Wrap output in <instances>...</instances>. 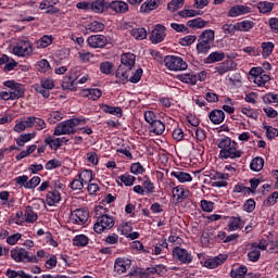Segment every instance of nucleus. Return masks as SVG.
<instances>
[{"label": "nucleus", "mask_w": 278, "mask_h": 278, "mask_svg": "<svg viewBox=\"0 0 278 278\" xmlns=\"http://www.w3.org/2000/svg\"><path fill=\"white\" fill-rule=\"evenodd\" d=\"M233 68H236V63L231 60H226L215 67V73H218V75H225V73L233 71Z\"/></svg>", "instance_id": "nucleus-18"}, {"label": "nucleus", "mask_w": 278, "mask_h": 278, "mask_svg": "<svg viewBox=\"0 0 278 278\" xmlns=\"http://www.w3.org/2000/svg\"><path fill=\"white\" fill-rule=\"evenodd\" d=\"M184 1L185 0H172L167 4V10H169V12H177V10L184 8Z\"/></svg>", "instance_id": "nucleus-48"}, {"label": "nucleus", "mask_w": 278, "mask_h": 278, "mask_svg": "<svg viewBox=\"0 0 278 278\" xmlns=\"http://www.w3.org/2000/svg\"><path fill=\"white\" fill-rule=\"evenodd\" d=\"M5 88H9L11 94H14L13 101H16L25 97V87L22 84L16 83L15 80H7L3 83Z\"/></svg>", "instance_id": "nucleus-9"}, {"label": "nucleus", "mask_w": 278, "mask_h": 278, "mask_svg": "<svg viewBox=\"0 0 278 278\" xmlns=\"http://www.w3.org/2000/svg\"><path fill=\"white\" fill-rule=\"evenodd\" d=\"M227 262V254H219L218 256L208 258L204 262L205 268H218V266L225 264Z\"/></svg>", "instance_id": "nucleus-14"}, {"label": "nucleus", "mask_w": 278, "mask_h": 278, "mask_svg": "<svg viewBox=\"0 0 278 278\" xmlns=\"http://www.w3.org/2000/svg\"><path fill=\"white\" fill-rule=\"evenodd\" d=\"M131 268V261L124 260V258H117L115 261L114 270L118 275H123V273H127Z\"/></svg>", "instance_id": "nucleus-17"}, {"label": "nucleus", "mask_w": 278, "mask_h": 278, "mask_svg": "<svg viewBox=\"0 0 278 278\" xmlns=\"http://www.w3.org/2000/svg\"><path fill=\"white\" fill-rule=\"evenodd\" d=\"M251 170H254V173H260L262 168H264V159L262 156H256L251 161L250 164Z\"/></svg>", "instance_id": "nucleus-32"}, {"label": "nucleus", "mask_w": 278, "mask_h": 278, "mask_svg": "<svg viewBox=\"0 0 278 278\" xmlns=\"http://www.w3.org/2000/svg\"><path fill=\"white\" fill-rule=\"evenodd\" d=\"M60 201H62V194H60V191L54 189V190L48 192V194H47V203H48V205L50 207L55 205Z\"/></svg>", "instance_id": "nucleus-26"}, {"label": "nucleus", "mask_w": 278, "mask_h": 278, "mask_svg": "<svg viewBox=\"0 0 278 278\" xmlns=\"http://www.w3.org/2000/svg\"><path fill=\"white\" fill-rule=\"evenodd\" d=\"M72 223L75 225H86L88 223V213L86 210L77 208L72 213Z\"/></svg>", "instance_id": "nucleus-13"}, {"label": "nucleus", "mask_w": 278, "mask_h": 278, "mask_svg": "<svg viewBox=\"0 0 278 278\" xmlns=\"http://www.w3.org/2000/svg\"><path fill=\"white\" fill-rule=\"evenodd\" d=\"M244 227V220L240 217L232 216L228 223V231H238V229H242Z\"/></svg>", "instance_id": "nucleus-24"}, {"label": "nucleus", "mask_w": 278, "mask_h": 278, "mask_svg": "<svg viewBox=\"0 0 278 278\" xmlns=\"http://www.w3.org/2000/svg\"><path fill=\"white\" fill-rule=\"evenodd\" d=\"M109 9L117 14H125V12H129V4L124 1H112L109 3Z\"/></svg>", "instance_id": "nucleus-19"}, {"label": "nucleus", "mask_w": 278, "mask_h": 278, "mask_svg": "<svg viewBox=\"0 0 278 278\" xmlns=\"http://www.w3.org/2000/svg\"><path fill=\"white\" fill-rule=\"evenodd\" d=\"M244 14H251V8L242 4H237L230 8L228 11V16L230 18H236L237 16H242Z\"/></svg>", "instance_id": "nucleus-15"}, {"label": "nucleus", "mask_w": 278, "mask_h": 278, "mask_svg": "<svg viewBox=\"0 0 278 278\" xmlns=\"http://www.w3.org/2000/svg\"><path fill=\"white\" fill-rule=\"evenodd\" d=\"M255 27V22L253 21H242L237 23V31H249Z\"/></svg>", "instance_id": "nucleus-33"}, {"label": "nucleus", "mask_w": 278, "mask_h": 278, "mask_svg": "<svg viewBox=\"0 0 278 278\" xmlns=\"http://www.w3.org/2000/svg\"><path fill=\"white\" fill-rule=\"evenodd\" d=\"M77 83H75V78L71 76H65L62 80L63 90H75Z\"/></svg>", "instance_id": "nucleus-37"}, {"label": "nucleus", "mask_w": 278, "mask_h": 278, "mask_svg": "<svg viewBox=\"0 0 278 278\" xmlns=\"http://www.w3.org/2000/svg\"><path fill=\"white\" fill-rule=\"evenodd\" d=\"M87 42L91 49H103L108 45V37L103 35H91Z\"/></svg>", "instance_id": "nucleus-12"}, {"label": "nucleus", "mask_w": 278, "mask_h": 278, "mask_svg": "<svg viewBox=\"0 0 278 278\" xmlns=\"http://www.w3.org/2000/svg\"><path fill=\"white\" fill-rule=\"evenodd\" d=\"M268 23H269V27H270L271 31L274 34H278V18L271 17V18H269Z\"/></svg>", "instance_id": "nucleus-64"}, {"label": "nucleus", "mask_w": 278, "mask_h": 278, "mask_svg": "<svg viewBox=\"0 0 278 278\" xmlns=\"http://www.w3.org/2000/svg\"><path fill=\"white\" fill-rule=\"evenodd\" d=\"M144 167L140 163H132L130 166V172L134 175H142Z\"/></svg>", "instance_id": "nucleus-61"}, {"label": "nucleus", "mask_w": 278, "mask_h": 278, "mask_svg": "<svg viewBox=\"0 0 278 278\" xmlns=\"http://www.w3.org/2000/svg\"><path fill=\"white\" fill-rule=\"evenodd\" d=\"M34 138H36V132L20 135V137L16 140V144L17 147H25L26 142L34 140Z\"/></svg>", "instance_id": "nucleus-34"}, {"label": "nucleus", "mask_w": 278, "mask_h": 278, "mask_svg": "<svg viewBox=\"0 0 278 278\" xmlns=\"http://www.w3.org/2000/svg\"><path fill=\"white\" fill-rule=\"evenodd\" d=\"M22 238L23 235L21 232H16L7 238V243L10 244L11 247H14V244H16Z\"/></svg>", "instance_id": "nucleus-55"}, {"label": "nucleus", "mask_w": 278, "mask_h": 278, "mask_svg": "<svg viewBox=\"0 0 278 278\" xmlns=\"http://www.w3.org/2000/svg\"><path fill=\"white\" fill-rule=\"evenodd\" d=\"M164 38H166V27H164L162 24H159L152 30L150 40L153 45H159V42H163Z\"/></svg>", "instance_id": "nucleus-11"}, {"label": "nucleus", "mask_w": 278, "mask_h": 278, "mask_svg": "<svg viewBox=\"0 0 278 278\" xmlns=\"http://www.w3.org/2000/svg\"><path fill=\"white\" fill-rule=\"evenodd\" d=\"M224 34H228L229 36H233L236 31H238V24H225L222 27Z\"/></svg>", "instance_id": "nucleus-52"}, {"label": "nucleus", "mask_w": 278, "mask_h": 278, "mask_svg": "<svg viewBox=\"0 0 278 278\" xmlns=\"http://www.w3.org/2000/svg\"><path fill=\"white\" fill-rule=\"evenodd\" d=\"M87 34H97L105 29V25L101 22L93 21L85 26Z\"/></svg>", "instance_id": "nucleus-23"}, {"label": "nucleus", "mask_w": 278, "mask_h": 278, "mask_svg": "<svg viewBox=\"0 0 278 278\" xmlns=\"http://www.w3.org/2000/svg\"><path fill=\"white\" fill-rule=\"evenodd\" d=\"M205 25H207V22H205L201 17L190 20V21L187 22L188 27H192V28H195V29H203V27H205Z\"/></svg>", "instance_id": "nucleus-39"}, {"label": "nucleus", "mask_w": 278, "mask_h": 278, "mask_svg": "<svg viewBox=\"0 0 278 278\" xmlns=\"http://www.w3.org/2000/svg\"><path fill=\"white\" fill-rule=\"evenodd\" d=\"M277 199H278V191H275L269 198H267L264 201V205H275V203H277Z\"/></svg>", "instance_id": "nucleus-63"}, {"label": "nucleus", "mask_w": 278, "mask_h": 278, "mask_svg": "<svg viewBox=\"0 0 278 278\" xmlns=\"http://www.w3.org/2000/svg\"><path fill=\"white\" fill-rule=\"evenodd\" d=\"M101 94H103V91H101V89H84L83 90V97H88V99H91L92 101H97L98 99H101Z\"/></svg>", "instance_id": "nucleus-29"}, {"label": "nucleus", "mask_w": 278, "mask_h": 278, "mask_svg": "<svg viewBox=\"0 0 278 278\" xmlns=\"http://www.w3.org/2000/svg\"><path fill=\"white\" fill-rule=\"evenodd\" d=\"M197 41L195 35H188L180 39L181 47H190V45H193Z\"/></svg>", "instance_id": "nucleus-53"}, {"label": "nucleus", "mask_w": 278, "mask_h": 278, "mask_svg": "<svg viewBox=\"0 0 278 278\" xmlns=\"http://www.w3.org/2000/svg\"><path fill=\"white\" fill-rule=\"evenodd\" d=\"M90 8L92 12H96V14H101L109 9V3L105 2V0H96L90 4Z\"/></svg>", "instance_id": "nucleus-25"}, {"label": "nucleus", "mask_w": 278, "mask_h": 278, "mask_svg": "<svg viewBox=\"0 0 278 278\" xmlns=\"http://www.w3.org/2000/svg\"><path fill=\"white\" fill-rule=\"evenodd\" d=\"M150 129L152 134H155L156 136H162L164 131L166 130V126L162 121L156 119L152 125H150Z\"/></svg>", "instance_id": "nucleus-30"}, {"label": "nucleus", "mask_w": 278, "mask_h": 278, "mask_svg": "<svg viewBox=\"0 0 278 278\" xmlns=\"http://www.w3.org/2000/svg\"><path fill=\"white\" fill-rule=\"evenodd\" d=\"M121 62L122 64L116 71V77L123 81H126L129 79V73H131V70L136 65V56L134 53H124L121 58Z\"/></svg>", "instance_id": "nucleus-3"}, {"label": "nucleus", "mask_w": 278, "mask_h": 278, "mask_svg": "<svg viewBox=\"0 0 278 278\" xmlns=\"http://www.w3.org/2000/svg\"><path fill=\"white\" fill-rule=\"evenodd\" d=\"M161 3V0H148L141 5L140 12L149 13L152 12V10H157Z\"/></svg>", "instance_id": "nucleus-22"}, {"label": "nucleus", "mask_w": 278, "mask_h": 278, "mask_svg": "<svg viewBox=\"0 0 278 278\" xmlns=\"http://www.w3.org/2000/svg\"><path fill=\"white\" fill-rule=\"evenodd\" d=\"M172 177H175L176 179H178V181H180V184H186L188 181H192V175L186 173V172H172L170 173Z\"/></svg>", "instance_id": "nucleus-31"}, {"label": "nucleus", "mask_w": 278, "mask_h": 278, "mask_svg": "<svg viewBox=\"0 0 278 278\" xmlns=\"http://www.w3.org/2000/svg\"><path fill=\"white\" fill-rule=\"evenodd\" d=\"M248 271H249V269L247 268V266L241 265L239 268L232 269L230 271V277L242 278V277H244V275H247Z\"/></svg>", "instance_id": "nucleus-45"}, {"label": "nucleus", "mask_w": 278, "mask_h": 278, "mask_svg": "<svg viewBox=\"0 0 278 278\" xmlns=\"http://www.w3.org/2000/svg\"><path fill=\"white\" fill-rule=\"evenodd\" d=\"M208 118L213 125H220L225 121V111L223 110H213L208 114Z\"/></svg>", "instance_id": "nucleus-21"}, {"label": "nucleus", "mask_w": 278, "mask_h": 278, "mask_svg": "<svg viewBox=\"0 0 278 278\" xmlns=\"http://www.w3.org/2000/svg\"><path fill=\"white\" fill-rule=\"evenodd\" d=\"M240 238V235L238 233H232L227 236V232L225 231H219L215 237L214 240L215 242H218L219 244H229V242H233V240H237Z\"/></svg>", "instance_id": "nucleus-16"}, {"label": "nucleus", "mask_w": 278, "mask_h": 278, "mask_svg": "<svg viewBox=\"0 0 278 278\" xmlns=\"http://www.w3.org/2000/svg\"><path fill=\"white\" fill-rule=\"evenodd\" d=\"M37 70L39 73H49V71H51V65L49 64V61L43 59L38 62Z\"/></svg>", "instance_id": "nucleus-51"}, {"label": "nucleus", "mask_w": 278, "mask_h": 278, "mask_svg": "<svg viewBox=\"0 0 278 278\" xmlns=\"http://www.w3.org/2000/svg\"><path fill=\"white\" fill-rule=\"evenodd\" d=\"M214 45V30L212 29H206L204 30L198 39L197 43V52L205 55L206 53L210 52V49H212V46Z\"/></svg>", "instance_id": "nucleus-4"}, {"label": "nucleus", "mask_w": 278, "mask_h": 278, "mask_svg": "<svg viewBox=\"0 0 278 278\" xmlns=\"http://www.w3.org/2000/svg\"><path fill=\"white\" fill-rule=\"evenodd\" d=\"M264 129L266 130V138H268V140L277 138L278 131L276 128H273V126H264Z\"/></svg>", "instance_id": "nucleus-57"}, {"label": "nucleus", "mask_w": 278, "mask_h": 278, "mask_svg": "<svg viewBox=\"0 0 278 278\" xmlns=\"http://www.w3.org/2000/svg\"><path fill=\"white\" fill-rule=\"evenodd\" d=\"M190 190L184 189L181 186H177L173 190V197L176 199V203H181L185 199H188Z\"/></svg>", "instance_id": "nucleus-20"}, {"label": "nucleus", "mask_w": 278, "mask_h": 278, "mask_svg": "<svg viewBox=\"0 0 278 278\" xmlns=\"http://www.w3.org/2000/svg\"><path fill=\"white\" fill-rule=\"evenodd\" d=\"M11 258L14 262L23 264H38V257L36 255H29V252L25 248L16 247L10 251Z\"/></svg>", "instance_id": "nucleus-5"}, {"label": "nucleus", "mask_w": 278, "mask_h": 278, "mask_svg": "<svg viewBox=\"0 0 278 278\" xmlns=\"http://www.w3.org/2000/svg\"><path fill=\"white\" fill-rule=\"evenodd\" d=\"M102 110L106 114H113V116H123V110L118 106H112V105L103 104Z\"/></svg>", "instance_id": "nucleus-40"}, {"label": "nucleus", "mask_w": 278, "mask_h": 278, "mask_svg": "<svg viewBox=\"0 0 278 278\" xmlns=\"http://www.w3.org/2000/svg\"><path fill=\"white\" fill-rule=\"evenodd\" d=\"M40 47L42 49H47L50 45H53V36L51 35H45L40 38Z\"/></svg>", "instance_id": "nucleus-54"}, {"label": "nucleus", "mask_w": 278, "mask_h": 278, "mask_svg": "<svg viewBox=\"0 0 278 278\" xmlns=\"http://www.w3.org/2000/svg\"><path fill=\"white\" fill-rule=\"evenodd\" d=\"M177 79L182 81V84H190L191 86L197 84V75L194 74H180L177 76Z\"/></svg>", "instance_id": "nucleus-36"}, {"label": "nucleus", "mask_w": 278, "mask_h": 278, "mask_svg": "<svg viewBox=\"0 0 278 278\" xmlns=\"http://www.w3.org/2000/svg\"><path fill=\"white\" fill-rule=\"evenodd\" d=\"M114 225V217L103 213L98 216L97 223L93 226V231H96V233H103L105 229L110 230Z\"/></svg>", "instance_id": "nucleus-6"}, {"label": "nucleus", "mask_w": 278, "mask_h": 278, "mask_svg": "<svg viewBox=\"0 0 278 278\" xmlns=\"http://www.w3.org/2000/svg\"><path fill=\"white\" fill-rule=\"evenodd\" d=\"M264 103H278V94L269 92L263 97Z\"/></svg>", "instance_id": "nucleus-59"}, {"label": "nucleus", "mask_w": 278, "mask_h": 278, "mask_svg": "<svg viewBox=\"0 0 278 278\" xmlns=\"http://www.w3.org/2000/svg\"><path fill=\"white\" fill-rule=\"evenodd\" d=\"M257 8L261 14H268L273 12V8H275V3L263 1L257 4Z\"/></svg>", "instance_id": "nucleus-38"}, {"label": "nucleus", "mask_w": 278, "mask_h": 278, "mask_svg": "<svg viewBox=\"0 0 278 278\" xmlns=\"http://www.w3.org/2000/svg\"><path fill=\"white\" fill-rule=\"evenodd\" d=\"M78 178H80V180L83 181V184H85V186H88V184L92 181V170L84 169L79 174Z\"/></svg>", "instance_id": "nucleus-43"}, {"label": "nucleus", "mask_w": 278, "mask_h": 278, "mask_svg": "<svg viewBox=\"0 0 278 278\" xmlns=\"http://www.w3.org/2000/svg\"><path fill=\"white\" fill-rule=\"evenodd\" d=\"M26 189L31 190L37 186H40V177L34 176L26 185H24Z\"/></svg>", "instance_id": "nucleus-58"}, {"label": "nucleus", "mask_w": 278, "mask_h": 278, "mask_svg": "<svg viewBox=\"0 0 278 278\" xmlns=\"http://www.w3.org/2000/svg\"><path fill=\"white\" fill-rule=\"evenodd\" d=\"M113 68H114V63L110 61H105L100 64V71L103 75H110Z\"/></svg>", "instance_id": "nucleus-47"}, {"label": "nucleus", "mask_w": 278, "mask_h": 278, "mask_svg": "<svg viewBox=\"0 0 278 278\" xmlns=\"http://www.w3.org/2000/svg\"><path fill=\"white\" fill-rule=\"evenodd\" d=\"M34 52V48L31 47V42L27 39L18 40L15 47L13 48L14 55L18 58H27L31 55Z\"/></svg>", "instance_id": "nucleus-8"}, {"label": "nucleus", "mask_w": 278, "mask_h": 278, "mask_svg": "<svg viewBox=\"0 0 278 278\" xmlns=\"http://www.w3.org/2000/svg\"><path fill=\"white\" fill-rule=\"evenodd\" d=\"M130 34L136 40H144L147 38V29L144 28H134Z\"/></svg>", "instance_id": "nucleus-46"}, {"label": "nucleus", "mask_w": 278, "mask_h": 278, "mask_svg": "<svg viewBox=\"0 0 278 278\" xmlns=\"http://www.w3.org/2000/svg\"><path fill=\"white\" fill-rule=\"evenodd\" d=\"M78 125H86V118H71L64 122H61L56 125L53 136H71L77 134Z\"/></svg>", "instance_id": "nucleus-2"}, {"label": "nucleus", "mask_w": 278, "mask_h": 278, "mask_svg": "<svg viewBox=\"0 0 278 278\" xmlns=\"http://www.w3.org/2000/svg\"><path fill=\"white\" fill-rule=\"evenodd\" d=\"M89 240L86 235H78L74 237L73 244L74 247H87Z\"/></svg>", "instance_id": "nucleus-42"}, {"label": "nucleus", "mask_w": 278, "mask_h": 278, "mask_svg": "<svg viewBox=\"0 0 278 278\" xmlns=\"http://www.w3.org/2000/svg\"><path fill=\"white\" fill-rule=\"evenodd\" d=\"M45 144H48L52 151H58L60 149L61 143H60V138H53V137H48L45 139Z\"/></svg>", "instance_id": "nucleus-41"}, {"label": "nucleus", "mask_w": 278, "mask_h": 278, "mask_svg": "<svg viewBox=\"0 0 278 278\" xmlns=\"http://www.w3.org/2000/svg\"><path fill=\"white\" fill-rule=\"evenodd\" d=\"M201 208L203 212H213L214 211V202L202 200L201 201Z\"/></svg>", "instance_id": "nucleus-60"}, {"label": "nucleus", "mask_w": 278, "mask_h": 278, "mask_svg": "<svg viewBox=\"0 0 278 278\" xmlns=\"http://www.w3.org/2000/svg\"><path fill=\"white\" fill-rule=\"evenodd\" d=\"M173 255L180 262L181 264H192V253L188 252V250L184 248L176 247L173 250Z\"/></svg>", "instance_id": "nucleus-10"}, {"label": "nucleus", "mask_w": 278, "mask_h": 278, "mask_svg": "<svg viewBox=\"0 0 278 278\" xmlns=\"http://www.w3.org/2000/svg\"><path fill=\"white\" fill-rule=\"evenodd\" d=\"M268 81H270V75L266 74L265 72L263 75H258L254 78V84L260 87L266 86Z\"/></svg>", "instance_id": "nucleus-44"}, {"label": "nucleus", "mask_w": 278, "mask_h": 278, "mask_svg": "<svg viewBox=\"0 0 278 278\" xmlns=\"http://www.w3.org/2000/svg\"><path fill=\"white\" fill-rule=\"evenodd\" d=\"M164 63L168 71H186L188 68V63L181 56L167 55Z\"/></svg>", "instance_id": "nucleus-7"}, {"label": "nucleus", "mask_w": 278, "mask_h": 278, "mask_svg": "<svg viewBox=\"0 0 278 278\" xmlns=\"http://www.w3.org/2000/svg\"><path fill=\"white\" fill-rule=\"evenodd\" d=\"M60 166H62V162L58 159H53L47 162L45 168L46 170H53V168H60Z\"/></svg>", "instance_id": "nucleus-56"}, {"label": "nucleus", "mask_w": 278, "mask_h": 278, "mask_svg": "<svg viewBox=\"0 0 278 278\" xmlns=\"http://www.w3.org/2000/svg\"><path fill=\"white\" fill-rule=\"evenodd\" d=\"M24 216H25V223H36V220H38V214L34 212V207L31 206H26Z\"/></svg>", "instance_id": "nucleus-35"}, {"label": "nucleus", "mask_w": 278, "mask_h": 278, "mask_svg": "<svg viewBox=\"0 0 278 278\" xmlns=\"http://www.w3.org/2000/svg\"><path fill=\"white\" fill-rule=\"evenodd\" d=\"M225 60V52H212L205 60V64H214L216 62H223Z\"/></svg>", "instance_id": "nucleus-28"}, {"label": "nucleus", "mask_w": 278, "mask_h": 278, "mask_svg": "<svg viewBox=\"0 0 278 278\" xmlns=\"http://www.w3.org/2000/svg\"><path fill=\"white\" fill-rule=\"evenodd\" d=\"M217 147L220 149L219 160H238V157H242V151L238 150V143L231 141L229 137L218 140Z\"/></svg>", "instance_id": "nucleus-1"}, {"label": "nucleus", "mask_w": 278, "mask_h": 278, "mask_svg": "<svg viewBox=\"0 0 278 278\" xmlns=\"http://www.w3.org/2000/svg\"><path fill=\"white\" fill-rule=\"evenodd\" d=\"M263 49V58H268L273 53V50L275 49V45L273 42H263L262 43Z\"/></svg>", "instance_id": "nucleus-49"}, {"label": "nucleus", "mask_w": 278, "mask_h": 278, "mask_svg": "<svg viewBox=\"0 0 278 278\" xmlns=\"http://www.w3.org/2000/svg\"><path fill=\"white\" fill-rule=\"evenodd\" d=\"M250 262H260L262 257V252L257 249V242L251 243V251L248 253Z\"/></svg>", "instance_id": "nucleus-27"}, {"label": "nucleus", "mask_w": 278, "mask_h": 278, "mask_svg": "<svg viewBox=\"0 0 278 278\" xmlns=\"http://www.w3.org/2000/svg\"><path fill=\"white\" fill-rule=\"evenodd\" d=\"M119 181H122V184L126 185V186H134L135 181H136V177L129 175V174H124L118 176Z\"/></svg>", "instance_id": "nucleus-50"}, {"label": "nucleus", "mask_w": 278, "mask_h": 278, "mask_svg": "<svg viewBox=\"0 0 278 278\" xmlns=\"http://www.w3.org/2000/svg\"><path fill=\"white\" fill-rule=\"evenodd\" d=\"M243 208L248 213L253 212L255 210V200L249 199L248 201H245V203L243 204Z\"/></svg>", "instance_id": "nucleus-62"}]
</instances>
